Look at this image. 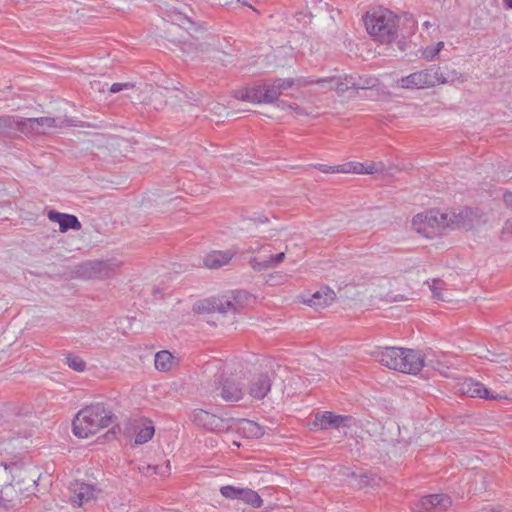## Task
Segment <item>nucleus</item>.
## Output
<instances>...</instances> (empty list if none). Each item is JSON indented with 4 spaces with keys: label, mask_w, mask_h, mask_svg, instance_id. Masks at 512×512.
<instances>
[{
    "label": "nucleus",
    "mask_w": 512,
    "mask_h": 512,
    "mask_svg": "<svg viewBox=\"0 0 512 512\" xmlns=\"http://www.w3.org/2000/svg\"><path fill=\"white\" fill-rule=\"evenodd\" d=\"M112 413L102 404L88 406L77 413L73 421V433L79 438H87L100 429L108 427Z\"/></svg>",
    "instance_id": "nucleus-1"
},
{
    "label": "nucleus",
    "mask_w": 512,
    "mask_h": 512,
    "mask_svg": "<svg viewBox=\"0 0 512 512\" xmlns=\"http://www.w3.org/2000/svg\"><path fill=\"white\" fill-rule=\"evenodd\" d=\"M365 26L371 37L380 43H391L398 37L399 18L386 9L367 13Z\"/></svg>",
    "instance_id": "nucleus-2"
},
{
    "label": "nucleus",
    "mask_w": 512,
    "mask_h": 512,
    "mask_svg": "<svg viewBox=\"0 0 512 512\" xmlns=\"http://www.w3.org/2000/svg\"><path fill=\"white\" fill-rule=\"evenodd\" d=\"M451 219L448 214L438 210H429L419 213L412 219L414 230L427 238L437 236L442 229L450 226Z\"/></svg>",
    "instance_id": "nucleus-3"
},
{
    "label": "nucleus",
    "mask_w": 512,
    "mask_h": 512,
    "mask_svg": "<svg viewBox=\"0 0 512 512\" xmlns=\"http://www.w3.org/2000/svg\"><path fill=\"white\" fill-rule=\"evenodd\" d=\"M189 418L193 424L210 432L223 433L233 428V418H221L203 409L193 410Z\"/></svg>",
    "instance_id": "nucleus-4"
},
{
    "label": "nucleus",
    "mask_w": 512,
    "mask_h": 512,
    "mask_svg": "<svg viewBox=\"0 0 512 512\" xmlns=\"http://www.w3.org/2000/svg\"><path fill=\"white\" fill-rule=\"evenodd\" d=\"M436 65L426 69L416 71L407 76L401 77L396 81V86L403 89H426L437 85Z\"/></svg>",
    "instance_id": "nucleus-5"
},
{
    "label": "nucleus",
    "mask_w": 512,
    "mask_h": 512,
    "mask_svg": "<svg viewBox=\"0 0 512 512\" xmlns=\"http://www.w3.org/2000/svg\"><path fill=\"white\" fill-rule=\"evenodd\" d=\"M208 393L212 396H220L226 402H237L244 394L243 385L234 376L223 381H215Z\"/></svg>",
    "instance_id": "nucleus-6"
},
{
    "label": "nucleus",
    "mask_w": 512,
    "mask_h": 512,
    "mask_svg": "<svg viewBox=\"0 0 512 512\" xmlns=\"http://www.w3.org/2000/svg\"><path fill=\"white\" fill-rule=\"evenodd\" d=\"M279 97V91L274 82H265L247 89L240 99L252 103H272Z\"/></svg>",
    "instance_id": "nucleus-7"
},
{
    "label": "nucleus",
    "mask_w": 512,
    "mask_h": 512,
    "mask_svg": "<svg viewBox=\"0 0 512 512\" xmlns=\"http://www.w3.org/2000/svg\"><path fill=\"white\" fill-rule=\"evenodd\" d=\"M115 265L106 261H87L79 265L77 274L86 279H106L113 275Z\"/></svg>",
    "instance_id": "nucleus-8"
},
{
    "label": "nucleus",
    "mask_w": 512,
    "mask_h": 512,
    "mask_svg": "<svg viewBox=\"0 0 512 512\" xmlns=\"http://www.w3.org/2000/svg\"><path fill=\"white\" fill-rule=\"evenodd\" d=\"M459 391L472 398H481L487 400H502L508 399V396L503 393H496L489 390L483 383L468 378L460 383Z\"/></svg>",
    "instance_id": "nucleus-9"
},
{
    "label": "nucleus",
    "mask_w": 512,
    "mask_h": 512,
    "mask_svg": "<svg viewBox=\"0 0 512 512\" xmlns=\"http://www.w3.org/2000/svg\"><path fill=\"white\" fill-rule=\"evenodd\" d=\"M404 354L399 347H377L370 352V355L383 366L402 372L401 356Z\"/></svg>",
    "instance_id": "nucleus-10"
},
{
    "label": "nucleus",
    "mask_w": 512,
    "mask_h": 512,
    "mask_svg": "<svg viewBox=\"0 0 512 512\" xmlns=\"http://www.w3.org/2000/svg\"><path fill=\"white\" fill-rule=\"evenodd\" d=\"M452 504L451 498L446 494H431L422 497L415 503L414 512H428L431 510L443 511L449 508Z\"/></svg>",
    "instance_id": "nucleus-11"
},
{
    "label": "nucleus",
    "mask_w": 512,
    "mask_h": 512,
    "mask_svg": "<svg viewBox=\"0 0 512 512\" xmlns=\"http://www.w3.org/2000/svg\"><path fill=\"white\" fill-rule=\"evenodd\" d=\"M69 491L71 501L77 506H82L95 499L100 492L94 485L80 481L72 482L69 486Z\"/></svg>",
    "instance_id": "nucleus-12"
},
{
    "label": "nucleus",
    "mask_w": 512,
    "mask_h": 512,
    "mask_svg": "<svg viewBox=\"0 0 512 512\" xmlns=\"http://www.w3.org/2000/svg\"><path fill=\"white\" fill-rule=\"evenodd\" d=\"M404 354L401 356L402 372L416 375L424 367V355L417 350L402 348Z\"/></svg>",
    "instance_id": "nucleus-13"
},
{
    "label": "nucleus",
    "mask_w": 512,
    "mask_h": 512,
    "mask_svg": "<svg viewBox=\"0 0 512 512\" xmlns=\"http://www.w3.org/2000/svg\"><path fill=\"white\" fill-rule=\"evenodd\" d=\"M233 428L239 435L245 438H260L264 434V429L258 423L248 419H233Z\"/></svg>",
    "instance_id": "nucleus-14"
},
{
    "label": "nucleus",
    "mask_w": 512,
    "mask_h": 512,
    "mask_svg": "<svg viewBox=\"0 0 512 512\" xmlns=\"http://www.w3.org/2000/svg\"><path fill=\"white\" fill-rule=\"evenodd\" d=\"M198 312L227 314L229 312L235 313V305L231 301L222 302L220 300H203L196 304Z\"/></svg>",
    "instance_id": "nucleus-15"
},
{
    "label": "nucleus",
    "mask_w": 512,
    "mask_h": 512,
    "mask_svg": "<svg viewBox=\"0 0 512 512\" xmlns=\"http://www.w3.org/2000/svg\"><path fill=\"white\" fill-rule=\"evenodd\" d=\"M351 420L352 418L350 416L337 415L330 411L316 415V425H318L321 429L348 426Z\"/></svg>",
    "instance_id": "nucleus-16"
},
{
    "label": "nucleus",
    "mask_w": 512,
    "mask_h": 512,
    "mask_svg": "<svg viewBox=\"0 0 512 512\" xmlns=\"http://www.w3.org/2000/svg\"><path fill=\"white\" fill-rule=\"evenodd\" d=\"M271 389V379L267 374H259L252 378L248 388L251 397L261 400Z\"/></svg>",
    "instance_id": "nucleus-17"
},
{
    "label": "nucleus",
    "mask_w": 512,
    "mask_h": 512,
    "mask_svg": "<svg viewBox=\"0 0 512 512\" xmlns=\"http://www.w3.org/2000/svg\"><path fill=\"white\" fill-rule=\"evenodd\" d=\"M335 298L336 294L332 289L329 287H321L319 290L314 292L310 298L305 299L304 302L316 309H319L331 305Z\"/></svg>",
    "instance_id": "nucleus-18"
},
{
    "label": "nucleus",
    "mask_w": 512,
    "mask_h": 512,
    "mask_svg": "<svg viewBox=\"0 0 512 512\" xmlns=\"http://www.w3.org/2000/svg\"><path fill=\"white\" fill-rule=\"evenodd\" d=\"M48 218L52 222H57L59 224V230L63 233L67 232L69 229L79 230L81 228V223L74 215L51 210L48 212Z\"/></svg>",
    "instance_id": "nucleus-19"
},
{
    "label": "nucleus",
    "mask_w": 512,
    "mask_h": 512,
    "mask_svg": "<svg viewBox=\"0 0 512 512\" xmlns=\"http://www.w3.org/2000/svg\"><path fill=\"white\" fill-rule=\"evenodd\" d=\"M437 85L440 84H451L458 85L462 84L467 80V77L456 69L449 68L448 66L440 67L437 66Z\"/></svg>",
    "instance_id": "nucleus-20"
},
{
    "label": "nucleus",
    "mask_w": 512,
    "mask_h": 512,
    "mask_svg": "<svg viewBox=\"0 0 512 512\" xmlns=\"http://www.w3.org/2000/svg\"><path fill=\"white\" fill-rule=\"evenodd\" d=\"M235 254L236 251L232 249L227 251H213L205 256L203 262L207 268L217 269L228 264Z\"/></svg>",
    "instance_id": "nucleus-21"
},
{
    "label": "nucleus",
    "mask_w": 512,
    "mask_h": 512,
    "mask_svg": "<svg viewBox=\"0 0 512 512\" xmlns=\"http://www.w3.org/2000/svg\"><path fill=\"white\" fill-rule=\"evenodd\" d=\"M285 258V253L280 252L276 255H269L268 257H255L251 259L250 264L256 271H263L273 267H276Z\"/></svg>",
    "instance_id": "nucleus-22"
},
{
    "label": "nucleus",
    "mask_w": 512,
    "mask_h": 512,
    "mask_svg": "<svg viewBox=\"0 0 512 512\" xmlns=\"http://www.w3.org/2000/svg\"><path fill=\"white\" fill-rule=\"evenodd\" d=\"M481 359H486L493 363L503 365L505 368L512 369V355L506 351L497 352L486 349L478 354Z\"/></svg>",
    "instance_id": "nucleus-23"
},
{
    "label": "nucleus",
    "mask_w": 512,
    "mask_h": 512,
    "mask_svg": "<svg viewBox=\"0 0 512 512\" xmlns=\"http://www.w3.org/2000/svg\"><path fill=\"white\" fill-rule=\"evenodd\" d=\"M425 364L424 366L431 367L432 369L438 371L442 375H446L447 370L449 369V365L445 361V356H438L434 353H427L424 355Z\"/></svg>",
    "instance_id": "nucleus-24"
},
{
    "label": "nucleus",
    "mask_w": 512,
    "mask_h": 512,
    "mask_svg": "<svg viewBox=\"0 0 512 512\" xmlns=\"http://www.w3.org/2000/svg\"><path fill=\"white\" fill-rule=\"evenodd\" d=\"M154 362L157 370L166 372L173 367L174 357L169 351L163 350L156 353Z\"/></svg>",
    "instance_id": "nucleus-25"
},
{
    "label": "nucleus",
    "mask_w": 512,
    "mask_h": 512,
    "mask_svg": "<svg viewBox=\"0 0 512 512\" xmlns=\"http://www.w3.org/2000/svg\"><path fill=\"white\" fill-rule=\"evenodd\" d=\"M65 120L53 117H39L34 118L31 123H36L37 127L41 129L39 133H45L47 129L61 128L65 125Z\"/></svg>",
    "instance_id": "nucleus-26"
},
{
    "label": "nucleus",
    "mask_w": 512,
    "mask_h": 512,
    "mask_svg": "<svg viewBox=\"0 0 512 512\" xmlns=\"http://www.w3.org/2000/svg\"><path fill=\"white\" fill-rule=\"evenodd\" d=\"M355 82L350 75H334V90L338 95H343L346 91L354 89Z\"/></svg>",
    "instance_id": "nucleus-27"
},
{
    "label": "nucleus",
    "mask_w": 512,
    "mask_h": 512,
    "mask_svg": "<svg viewBox=\"0 0 512 512\" xmlns=\"http://www.w3.org/2000/svg\"><path fill=\"white\" fill-rule=\"evenodd\" d=\"M355 82L354 89H372L378 85V79L370 75L351 74Z\"/></svg>",
    "instance_id": "nucleus-28"
},
{
    "label": "nucleus",
    "mask_w": 512,
    "mask_h": 512,
    "mask_svg": "<svg viewBox=\"0 0 512 512\" xmlns=\"http://www.w3.org/2000/svg\"><path fill=\"white\" fill-rule=\"evenodd\" d=\"M154 426L150 421L144 423L143 427L137 432L135 436L136 444H144L148 442L154 435Z\"/></svg>",
    "instance_id": "nucleus-29"
},
{
    "label": "nucleus",
    "mask_w": 512,
    "mask_h": 512,
    "mask_svg": "<svg viewBox=\"0 0 512 512\" xmlns=\"http://www.w3.org/2000/svg\"><path fill=\"white\" fill-rule=\"evenodd\" d=\"M304 85H317L320 89L323 90H334V76L323 77V78H313L309 77L304 80Z\"/></svg>",
    "instance_id": "nucleus-30"
},
{
    "label": "nucleus",
    "mask_w": 512,
    "mask_h": 512,
    "mask_svg": "<svg viewBox=\"0 0 512 512\" xmlns=\"http://www.w3.org/2000/svg\"><path fill=\"white\" fill-rule=\"evenodd\" d=\"M239 499L254 507H260L262 504L260 496L255 491L247 488H241Z\"/></svg>",
    "instance_id": "nucleus-31"
},
{
    "label": "nucleus",
    "mask_w": 512,
    "mask_h": 512,
    "mask_svg": "<svg viewBox=\"0 0 512 512\" xmlns=\"http://www.w3.org/2000/svg\"><path fill=\"white\" fill-rule=\"evenodd\" d=\"M34 118H21L18 117L16 128L22 133H38L41 131L40 128L37 127L36 123H31Z\"/></svg>",
    "instance_id": "nucleus-32"
},
{
    "label": "nucleus",
    "mask_w": 512,
    "mask_h": 512,
    "mask_svg": "<svg viewBox=\"0 0 512 512\" xmlns=\"http://www.w3.org/2000/svg\"><path fill=\"white\" fill-rule=\"evenodd\" d=\"M169 470V466L159 467L157 465L143 464L139 466V471L145 476H152L155 474L165 475Z\"/></svg>",
    "instance_id": "nucleus-33"
},
{
    "label": "nucleus",
    "mask_w": 512,
    "mask_h": 512,
    "mask_svg": "<svg viewBox=\"0 0 512 512\" xmlns=\"http://www.w3.org/2000/svg\"><path fill=\"white\" fill-rule=\"evenodd\" d=\"M444 42L440 41L435 45L427 46L422 50V58L427 61H432L436 58V56L440 53V51L444 48Z\"/></svg>",
    "instance_id": "nucleus-34"
},
{
    "label": "nucleus",
    "mask_w": 512,
    "mask_h": 512,
    "mask_svg": "<svg viewBox=\"0 0 512 512\" xmlns=\"http://www.w3.org/2000/svg\"><path fill=\"white\" fill-rule=\"evenodd\" d=\"M362 164V171L358 172V174H377L385 171V165L382 162H366Z\"/></svg>",
    "instance_id": "nucleus-35"
},
{
    "label": "nucleus",
    "mask_w": 512,
    "mask_h": 512,
    "mask_svg": "<svg viewBox=\"0 0 512 512\" xmlns=\"http://www.w3.org/2000/svg\"><path fill=\"white\" fill-rule=\"evenodd\" d=\"M363 164L360 162H348L342 165H336V173H355L361 172Z\"/></svg>",
    "instance_id": "nucleus-36"
},
{
    "label": "nucleus",
    "mask_w": 512,
    "mask_h": 512,
    "mask_svg": "<svg viewBox=\"0 0 512 512\" xmlns=\"http://www.w3.org/2000/svg\"><path fill=\"white\" fill-rule=\"evenodd\" d=\"M66 364L77 372H83L86 369L85 361L81 357L75 355H69L66 358Z\"/></svg>",
    "instance_id": "nucleus-37"
},
{
    "label": "nucleus",
    "mask_w": 512,
    "mask_h": 512,
    "mask_svg": "<svg viewBox=\"0 0 512 512\" xmlns=\"http://www.w3.org/2000/svg\"><path fill=\"white\" fill-rule=\"evenodd\" d=\"M17 121V116H0V133L16 128Z\"/></svg>",
    "instance_id": "nucleus-38"
},
{
    "label": "nucleus",
    "mask_w": 512,
    "mask_h": 512,
    "mask_svg": "<svg viewBox=\"0 0 512 512\" xmlns=\"http://www.w3.org/2000/svg\"><path fill=\"white\" fill-rule=\"evenodd\" d=\"M442 286H443V282L441 280H436V279H434L432 281V284L429 285L434 299L440 300V301H446V297L441 292Z\"/></svg>",
    "instance_id": "nucleus-39"
},
{
    "label": "nucleus",
    "mask_w": 512,
    "mask_h": 512,
    "mask_svg": "<svg viewBox=\"0 0 512 512\" xmlns=\"http://www.w3.org/2000/svg\"><path fill=\"white\" fill-rule=\"evenodd\" d=\"M240 490L241 488L228 485L221 487L220 492L226 498L239 499Z\"/></svg>",
    "instance_id": "nucleus-40"
},
{
    "label": "nucleus",
    "mask_w": 512,
    "mask_h": 512,
    "mask_svg": "<svg viewBox=\"0 0 512 512\" xmlns=\"http://www.w3.org/2000/svg\"><path fill=\"white\" fill-rule=\"evenodd\" d=\"M14 491V487L12 485L6 486L2 491L0 495V506L4 505L6 506V503H11L13 501V498L11 496V492Z\"/></svg>",
    "instance_id": "nucleus-41"
},
{
    "label": "nucleus",
    "mask_w": 512,
    "mask_h": 512,
    "mask_svg": "<svg viewBox=\"0 0 512 512\" xmlns=\"http://www.w3.org/2000/svg\"><path fill=\"white\" fill-rule=\"evenodd\" d=\"M275 85L277 86V90L279 91V95L282 93L283 90H287L293 86V80L292 79H277L274 81Z\"/></svg>",
    "instance_id": "nucleus-42"
},
{
    "label": "nucleus",
    "mask_w": 512,
    "mask_h": 512,
    "mask_svg": "<svg viewBox=\"0 0 512 512\" xmlns=\"http://www.w3.org/2000/svg\"><path fill=\"white\" fill-rule=\"evenodd\" d=\"M263 250L264 252L271 253L270 245L261 246L258 241L251 242L247 248V252L255 253Z\"/></svg>",
    "instance_id": "nucleus-43"
},
{
    "label": "nucleus",
    "mask_w": 512,
    "mask_h": 512,
    "mask_svg": "<svg viewBox=\"0 0 512 512\" xmlns=\"http://www.w3.org/2000/svg\"><path fill=\"white\" fill-rule=\"evenodd\" d=\"M130 86L129 83H114L110 86L109 91L111 93H118L122 91L123 89H126Z\"/></svg>",
    "instance_id": "nucleus-44"
},
{
    "label": "nucleus",
    "mask_w": 512,
    "mask_h": 512,
    "mask_svg": "<svg viewBox=\"0 0 512 512\" xmlns=\"http://www.w3.org/2000/svg\"><path fill=\"white\" fill-rule=\"evenodd\" d=\"M314 167L323 173H336V170H335L336 166H330V165H325V164H316V165H314Z\"/></svg>",
    "instance_id": "nucleus-45"
},
{
    "label": "nucleus",
    "mask_w": 512,
    "mask_h": 512,
    "mask_svg": "<svg viewBox=\"0 0 512 512\" xmlns=\"http://www.w3.org/2000/svg\"><path fill=\"white\" fill-rule=\"evenodd\" d=\"M213 1L222 6L231 5L234 2H241L242 5H244V6H250V4L246 0H213Z\"/></svg>",
    "instance_id": "nucleus-46"
},
{
    "label": "nucleus",
    "mask_w": 512,
    "mask_h": 512,
    "mask_svg": "<svg viewBox=\"0 0 512 512\" xmlns=\"http://www.w3.org/2000/svg\"><path fill=\"white\" fill-rule=\"evenodd\" d=\"M288 107L292 109L296 114L298 115H309L308 112H306L303 108L299 107L296 104H289Z\"/></svg>",
    "instance_id": "nucleus-47"
},
{
    "label": "nucleus",
    "mask_w": 512,
    "mask_h": 512,
    "mask_svg": "<svg viewBox=\"0 0 512 512\" xmlns=\"http://www.w3.org/2000/svg\"><path fill=\"white\" fill-rule=\"evenodd\" d=\"M504 232L512 234V218L507 220L503 228Z\"/></svg>",
    "instance_id": "nucleus-48"
},
{
    "label": "nucleus",
    "mask_w": 512,
    "mask_h": 512,
    "mask_svg": "<svg viewBox=\"0 0 512 512\" xmlns=\"http://www.w3.org/2000/svg\"><path fill=\"white\" fill-rule=\"evenodd\" d=\"M504 201L507 205L512 206V192L504 194Z\"/></svg>",
    "instance_id": "nucleus-49"
},
{
    "label": "nucleus",
    "mask_w": 512,
    "mask_h": 512,
    "mask_svg": "<svg viewBox=\"0 0 512 512\" xmlns=\"http://www.w3.org/2000/svg\"><path fill=\"white\" fill-rule=\"evenodd\" d=\"M485 512H500L499 509H496V508H489V509H485Z\"/></svg>",
    "instance_id": "nucleus-50"
},
{
    "label": "nucleus",
    "mask_w": 512,
    "mask_h": 512,
    "mask_svg": "<svg viewBox=\"0 0 512 512\" xmlns=\"http://www.w3.org/2000/svg\"><path fill=\"white\" fill-rule=\"evenodd\" d=\"M258 221L260 223H265L267 221V218H259Z\"/></svg>",
    "instance_id": "nucleus-51"
},
{
    "label": "nucleus",
    "mask_w": 512,
    "mask_h": 512,
    "mask_svg": "<svg viewBox=\"0 0 512 512\" xmlns=\"http://www.w3.org/2000/svg\"><path fill=\"white\" fill-rule=\"evenodd\" d=\"M507 5L512 8V0H505Z\"/></svg>",
    "instance_id": "nucleus-52"
},
{
    "label": "nucleus",
    "mask_w": 512,
    "mask_h": 512,
    "mask_svg": "<svg viewBox=\"0 0 512 512\" xmlns=\"http://www.w3.org/2000/svg\"><path fill=\"white\" fill-rule=\"evenodd\" d=\"M424 26H426L428 28L429 27V22H425Z\"/></svg>",
    "instance_id": "nucleus-53"
}]
</instances>
